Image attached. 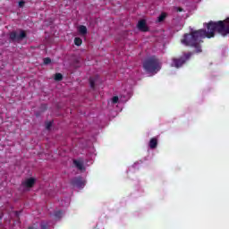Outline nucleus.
Here are the masks:
<instances>
[{"instance_id":"obj_1","label":"nucleus","mask_w":229,"mask_h":229,"mask_svg":"<svg viewBox=\"0 0 229 229\" xmlns=\"http://www.w3.org/2000/svg\"><path fill=\"white\" fill-rule=\"evenodd\" d=\"M207 30L200 29L191 31L190 34H184L183 38L181 40L184 46L195 47L196 53H201V42L203 38H214L216 31L222 37H228L229 35V17L223 21L204 23Z\"/></svg>"},{"instance_id":"obj_2","label":"nucleus","mask_w":229,"mask_h":229,"mask_svg":"<svg viewBox=\"0 0 229 229\" xmlns=\"http://www.w3.org/2000/svg\"><path fill=\"white\" fill-rule=\"evenodd\" d=\"M143 69L147 72H158L162 69V66L158 58L151 56L143 62Z\"/></svg>"},{"instance_id":"obj_3","label":"nucleus","mask_w":229,"mask_h":229,"mask_svg":"<svg viewBox=\"0 0 229 229\" xmlns=\"http://www.w3.org/2000/svg\"><path fill=\"white\" fill-rule=\"evenodd\" d=\"M192 56V53H184L181 57H174L172 58L171 67H175V69H180L182 67L184 64Z\"/></svg>"},{"instance_id":"obj_4","label":"nucleus","mask_w":229,"mask_h":229,"mask_svg":"<svg viewBox=\"0 0 229 229\" xmlns=\"http://www.w3.org/2000/svg\"><path fill=\"white\" fill-rule=\"evenodd\" d=\"M26 37V30H20V34L17 33V31L13 30L9 33V42H21V40H24Z\"/></svg>"},{"instance_id":"obj_5","label":"nucleus","mask_w":229,"mask_h":229,"mask_svg":"<svg viewBox=\"0 0 229 229\" xmlns=\"http://www.w3.org/2000/svg\"><path fill=\"white\" fill-rule=\"evenodd\" d=\"M73 187H78V189H83L85 187V181L81 177H75L71 182Z\"/></svg>"},{"instance_id":"obj_6","label":"nucleus","mask_w":229,"mask_h":229,"mask_svg":"<svg viewBox=\"0 0 229 229\" xmlns=\"http://www.w3.org/2000/svg\"><path fill=\"white\" fill-rule=\"evenodd\" d=\"M137 28L140 31H149V28L146 24V20H140L138 21Z\"/></svg>"},{"instance_id":"obj_7","label":"nucleus","mask_w":229,"mask_h":229,"mask_svg":"<svg viewBox=\"0 0 229 229\" xmlns=\"http://www.w3.org/2000/svg\"><path fill=\"white\" fill-rule=\"evenodd\" d=\"M23 187H27L28 189H31L35 185V179L29 178L25 182H22Z\"/></svg>"},{"instance_id":"obj_8","label":"nucleus","mask_w":229,"mask_h":229,"mask_svg":"<svg viewBox=\"0 0 229 229\" xmlns=\"http://www.w3.org/2000/svg\"><path fill=\"white\" fill-rule=\"evenodd\" d=\"M148 146L150 149H156L157 146H158V140L157 138L150 139Z\"/></svg>"},{"instance_id":"obj_9","label":"nucleus","mask_w":229,"mask_h":229,"mask_svg":"<svg viewBox=\"0 0 229 229\" xmlns=\"http://www.w3.org/2000/svg\"><path fill=\"white\" fill-rule=\"evenodd\" d=\"M74 165L79 169L80 171H83V163L81 161L73 160Z\"/></svg>"},{"instance_id":"obj_10","label":"nucleus","mask_w":229,"mask_h":229,"mask_svg":"<svg viewBox=\"0 0 229 229\" xmlns=\"http://www.w3.org/2000/svg\"><path fill=\"white\" fill-rule=\"evenodd\" d=\"M79 33H81V35H87V27L85 25H81L79 27Z\"/></svg>"},{"instance_id":"obj_11","label":"nucleus","mask_w":229,"mask_h":229,"mask_svg":"<svg viewBox=\"0 0 229 229\" xmlns=\"http://www.w3.org/2000/svg\"><path fill=\"white\" fill-rule=\"evenodd\" d=\"M165 17H167V13H162L157 17V22H164V21H165Z\"/></svg>"},{"instance_id":"obj_12","label":"nucleus","mask_w":229,"mask_h":229,"mask_svg":"<svg viewBox=\"0 0 229 229\" xmlns=\"http://www.w3.org/2000/svg\"><path fill=\"white\" fill-rule=\"evenodd\" d=\"M89 85L91 89H96V78H89Z\"/></svg>"},{"instance_id":"obj_13","label":"nucleus","mask_w":229,"mask_h":229,"mask_svg":"<svg viewBox=\"0 0 229 229\" xmlns=\"http://www.w3.org/2000/svg\"><path fill=\"white\" fill-rule=\"evenodd\" d=\"M74 44L75 46H81V44H83V40L81 38H74Z\"/></svg>"},{"instance_id":"obj_14","label":"nucleus","mask_w":229,"mask_h":229,"mask_svg":"<svg viewBox=\"0 0 229 229\" xmlns=\"http://www.w3.org/2000/svg\"><path fill=\"white\" fill-rule=\"evenodd\" d=\"M55 81H62V80H64V75H62V73H55Z\"/></svg>"},{"instance_id":"obj_15","label":"nucleus","mask_w":229,"mask_h":229,"mask_svg":"<svg viewBox=\"0 0 229 229\" xmlns=\"http://www.w3.org/2000/svg\"><path fill=\"white\" fill-rule=\"evenodd\" d=\"M55 217L57 219H61L62 216H64V212L62 210L55 211L54 214Z\"/></svg>"},{"instance_id":"obj_16","label":"nucleus","mask_w":229,"mask_h":229,"mask_svg":"<svg viewBox=\"0 0 229 229\" xmlns=\"http://www.w3.org/2000/svg\"><path fill=\"white\" fill-rule=\"evenodd\" d=\"M41 229H47L49 228V224L47 221H42L40 223Z\"/></svg>"},{"instance_id":"obj_17","label":"nucleus","mask_w":229,"mask_h":229,"mask_svg":"<svg viewBox=\"0 0 229 229\" xmlns=\"http://www.w3.org/2000/svg\"><path fill=\"white\" fill-rule=\"evenodd\" d=\"M112 103H114V105L119 103V97L117 96L113 97Z\"/></svg>"},{"instance_id":"obj_18","label":"nucleus","mask_w":229,"mask_h":229,"mask_svg":"<svg viewBox=\"0 0 229 229\" xmlns=\"http://www.w3.org/2000/svg\"><path fill=\"white\" fill-rule=\"evenodd\" d=\"M44 64H45V65H49V64H51V58L46 57L44 59Z\"/></svg>"},{"instance_id":"obj_19","label":"nucleus","mask_w":229,"mask_h":229,"mask_svg":"<svg viewBox=\"0 0 229 229\" xmlns=\"http://www.w3.org/2000/svg\"><path fill=\"white\" fill-rule=\"evenodd\" d=\"M51 126H53V123L47 122L46 125L47 130H51Z\"/></svg>"},{"instance_id":"obj_20","label":"nucleus","mask_w":229,"mask_h":229,"mask_svg":"<svg viewBox=\"0 0 229 229\" xmlns=\"http://www.w3.org/2000/svg\"><path fill=\"white\" fill-rule=\"evenodd\" d=\"M19 6H20V8H22L24 6V1H20Z\"/></svg>"},{"instance_id":"obj_21","label":"nucleus","mask_w":229,"mask_h":229,"mask_svg":"<svg viewBox=\"0 0 229 229\" xmlns=\"http://www.w3.org/2000/svg\"><path fill=\"white\" fill-rule=\"evenodd\" d=\"M176 12H183V8L182 7H175Z\"/></svg>"},{"instance_id":"obj_22","label":"nucleus","mask_w":229,"mask_h":229,"mask_svg":"<svg viewBox=\"0 0 229 229\" xmlns=\"http://www.w3.org/2000/svg\"><path fill=\"white\" fill-rule=\"evenodd\" d=\"M28 229H38V228L34 227V226H30Z\"/></svg>"}]
</instances>
